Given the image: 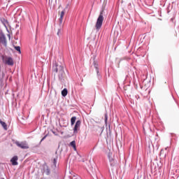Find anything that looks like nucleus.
Here are the masks:
<instances>
[{"instance_id":"1","label":"nucleus","mask_w":179,"mask_h":179,"mask_svg":"<svg viewBox=\"0 0 179 179\" xmlns=\"http://www.w3.org/2000/svg\"><path fill=\"white\" fill-rule=\"evenodd\" d=\"M52 72L54 76H57L59 82L62 83L65 82V68L64 65L55 62L52 65Z\"/></svg>"},{"instance_id":"2","label":"nucleus","mask_w":179,"mask_h":179,"mask_svg":"<svg viewBox=\"0 0 179 179\" xmlns=\"http://www.w3.org/2000/svg\"><path fill=\"white\" fill-rule=\"evenodd\" d=\"M103 12H104L103 10H101L100 12V14L96 20V22L95 24V28L96 31H99V30L101 29V26H103V22L104 21V17L103 15Z\"/></svg>"},{"instance_id":"3","label":"nucleus","mask_w":179,"mask_h":179,"mask_svg":"<svg viewBox=\"0 0 179 179\" xmlns=\"http://www.w3.org/2000/svg\"><path fill=\"white\" fill-rule=\"evenodd\" d=\"M15 145L18 147L20 148V149H29V143H27V141H16Z\"/></svg>"},{"instance_id":"4","label":"nucleus","mask_w":179,"mask_h":179,"mask_svg":"<svg viewBox=\"0 0 179 179\" xmlns=\"http://www.w3.org/2000/svg\"><path fill=\"white\" fill-rule=\"evenodd\" d=\"M0 44L4 45V47H8V41L6 40V36L3 32L0 33Z\"/></svg>"},{"instance_id":"5","label":"nucleus","mask_w":179,"mask_h":179,"mask_svg":"<svg viewBox=\"0 0 179 179\" xmlns=\"http://www.w3.org/2000/svg\"><path fill=\"white\" fill-rule=\"evenodd\" d=\"M82 124V122L80 120H78L76 122L75 127L73 128V133L74 134H78V131L80 129V124Z\"/></svg>"},{"instance_id":"6","label":"nucleus","mask_w":179,"mask_h":179,"mask_svg":"<svg viewBox=\"0 0 179 179\" xmlns=\"http://www.w3.org/2000/svg\"><path fill=\"white\" fill-rule=\"evenodd\" d=\"M3 63L9 66H13L14 65L13 59H12V57H8L6 62H3Z\"/></svg>"},{"instance_id":"7","label":"nucleus","mask_w":179,"mask_h":179,"mask_svg":"<svg viewBox=\"0 0 179 179\" xmlns=\"http://www.w3.org/2000/svg\"><path fill=\"white\" fill-rule=\"evenodd\" d=\"M108 159H109V163L110 167L113 169L115 167V164H117V161H115L114 159L110 157V155H108Z\"/></svg>"},{"instance_id":"8","label":"nucleus","mask_w":179,"mask_h":179,"mask_svg":"<svg viewBox=\"0 0 179 179\" xmlns=\"http://www.w3.org/2000/svg\"><path fill=\"white\" fill-rule=\"evenodd\" d=\"M66 12V10L64 9L61 13H60V17L59 19V24H62V20H64V16H65V13Z\"/></svg>"},{"instance_id":"9","label":"nucleus","mask_w":179,"mask_h":179,"mask_svg":"<svg viewBox=\"0 0 179 179\" xmlns=\"http://www.w3.org/2000/svg\"><path fill=\"white\" fill-rule=\"evenodd\" d=\"M10 162L13 166H17V156H14L11 159Z\"/></svg>"},{"instance_id":"10","label":"nucleus","mask_w":179,"mask_h":179,"mask_svg":"<svg viewBox=\"0 0 179 179\" xmlns=\"http://www.w3.org/2000/svg\"><path fill=\"white\" fill-rule=\"evenodd\" d=\"M0 21L2 23V24H3V26L6 27V29H8V27L6 26V24H8V20L1 17L0 18Z\"/></svg>"},{"instance_id":"11","label":"nucleus","mask_w":179,"mask_h":179,"mask_svg":"<svg viewBox=\"0 0 179 179\" xmlns=\"http://www.w3.org/2000/svg\"><path fill=\"white\" fill-rule=\"evenodd\" d=\"M0 124L6 131L8 129V125L5 122L0 120Z\"/></svg>"},{"instance_id":"12","label":"nucleus","mask_w":179,"mask_h":179,"mask_svg":"<svg viewBox=\"0 0 179 179\" xmlns=\"http://www.w3.org/2000/svg\"><path fill=\"white\" fill-rule=\"evenodd\" d=\"M44 173H45L46 176H50V174H51V171L50 170V168H48V166H46V168H44Z\"/></svg>"},{"instance_id":"13","label":"nucleus","mask_w":179,"mask_h":179,"mask_svg":"<svg viewBox=\"0 0 179 179\" xmlns=\"http://www.w3.org/2000/svg\"><path fill=\"white\" fill-rule=\"evenodd\" d=\"M67 94H68V90L66 88H64L62 91V96H63V97H66V96H67Z\"/></svg>"},{"instance_id":"14","label":"nucleus","mask_w":179,"mask_h":179,"mask_svg":"<svg viewBox=\"0 0 179 179\" xmlns=\"http://www.w3.org/2000/svg\"><path fill=\"white\" fill-rule=\"evenodd\" d=\"M76 122V116H73L71 118V126L74 125Z\"/></svg>"},{"instance_id":"15","label":"nucleus","mask_w":179,"mask_h":179,"mask_svg":"<svg viewBox=\"0 0 179 179\" xmlns=\"http://www.w3.org/2000/svg\"><path fill=\"white\" fill-rule=\"evenodd\" d=\"M70 145L73 148L74 150H76V141H73L70 143Z\"/></svg>"},{"instance_id":"16","label":"nucleus","mask_w":179,"mask_h":179,"mask_svg":"<svg viewBox=\"0 0 179 179\" xmlns=\"http://www.w3.org/2000/svg\"><path fill=\"white\" fill-rule=\"evenodd\" d=\"M93 64H94V67L96 69V73H99V64H97L96 62H94Z\"/></svg>"},{"instance_id":"17","label":"nucleus","mask_w":179,"mask_h":179,"mask_svg":"<svg viewBox=\"0 0 179 179\" xmlns=\"http://www.w3.org/2000/svg\"><path fill=\"white\" fill-rule=\"evenodd\" d=\"M104 121H105V124H106V127H107V121H108V115L105 114L104 115Z\"/></svg>"},{"instance_id":"18","label":"nucleus","mask_w":179,"mask_h":179,"mask_svg":"<svg viewBox=\"0 0 179 179\" xmlns=\"http://www.w3.org/2000/svg\"><path fill=\"white\" fill-rule=\"evenodd\" d=\"M15 50H16L19 54H22V51H20V46H15Z\"/></svg>"},{"instance_id":"19","label":"nucleus","mask_w":179,"mask_h":179,"mask_svg":"<svg viewBox=\"0 0 179 179\" xmlns=\"http://www.w3.org/2000/svg\"><path fill=\"white\" fill-rule=\"evenodd\" d=\"M1 71H2V69L0 66V73H1ZM3 78H5V73H2L1 76L0 75V79H3Z\"/></svg>"},{"instance_id":"20","label":"nucleus","mask_w":179,"mask_h":179,"mask_svg":"<svg viewBox=\"0 0 179 179\" xmlns=\"http://www.w3.org/2000/svg\"><path fill=\"white\" fill-rule=\"evenodd\" d=\"M57 160H58V157H56L53 159V164L55 167H57Z\"/></svg>"},{"instance_id":"21","label":"nucleus","mask_w":179,"mask_h":179,"mask_svg":"<svg viewBox=\"0 0 179 179\" xmlns=\"http://www.w3.org/2000/svg\"><path fill=\"white\" fill-rule=\"evenodd\" d=\"M99 131H101V135L103 134V131H104V127H99Z\"/></svg>"},{"instance_id":"22","label":"nucleus","mask_w":179,"mask_h":179,"mask_svg":"<svg viewBox=\"0 0 179 179\" xmlns=\"http://www.w3.org/2000/svg\"><path fill=\"white\" fill-rule=\"evenodd\" d=\"M61 34H62V29H58L57 36H61Z\"/></svg>"},{"instance_id":"23","label":"nucleus","mask_w":179,"mask_h":179,"mask_svg":"<svg viewBox=\"0 0 179 179\" xmlns=\"http://www.w3.org/2000/svg\"><path fill=\"white\" fill-rule=\"evenodd\" d=\"M47 136H48V134H46L45 136L43 137V138L40 141V143H41V142H43V141H44L45 138H47Z\"/></svg>"},{"instance_id":"24","label":"nucleus","mask_w":179,"mask_h":179,"mask_svg":"<svg viewBox=\"0 0 179 179\" xmlns=\"http://www.w3.org/2000/svg\"><path fill=\"white\" fill-rule=\"evenodd\" d=\"M96 74H97V76H98L99 78H101V77L100 76V74H99V73H96Z\"/></svg>"}]
</instances>
